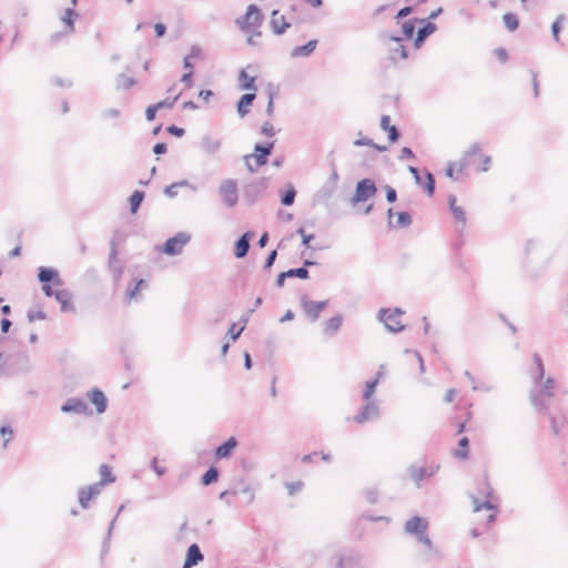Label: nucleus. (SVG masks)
Segmentation results:
<instances>
[{
	"label": "nucleus",
	"instance_id": "nucleus-18",
	"mask_svg": "<svg viewBox=\"0 0 568 568\" xmlns=\"http://www.w3.org/2000/svg\"><path fill=\"white\" fill-rule=\"evenodd\" d=\"M89 398L91 403L95 406L97 412L99 414L103 413L106 409V398L101 390H92L89 395Z\"/></svg>",
	"mask_w": 568,
	"mask_h": 568
},
{
	"label": "nucleus",
	"instance_id": "nucleus-35",
	"mask_svg": "<svg viewBox=\"0 0 568 568\" xmlns=\"http://www.w3.org/2000/svg\"><path fill=\"white\" fill-rule=\"evenodd\" d=\"M241 88L244 90H255L254 81L255 78L248 75L244 70L240 73Z\"/></svg>",
	"mask_w": 568,
	"mask_h": 568
},
{
	"label": "nucleus",
	"instance_id": "nucleus-52",
	"mask_svg": "<svg viewBox=\"0 0 568 568\" xmlns=\"http://www.w3.org/2000/svg\"><path fill=\"white\" fill-rule=\"evenodd\" d=\"M0 433L4 437L3 447H6L8 442H9V439L11 438L13 432H12V429L10 427L2 426L1 429H0Z\"/></svg>",
	"mask_w": 568,
	"mask_h": 568
},
{
	"label": "nucleus",
	"instance_id": "nucleus-19",
	"mask_svg": "<svg viewBox=\"0 0 568 568\" xmlns=\"http://www.w3.org/2000/svg\"><path fill=\"white\" fill-rule=\"evenodd\" d=\"M449 206L453 212L455 221L464 226L466 224L465 211L463 210L462 206L457 205L456 196L453 195L449 197Z\"/></svg>",
	"mask_w": 568,
	"mask_h": 568
},
{
	"label": "nucleus",
	"instance_id": "nucleus-59",
	"mask_svg": "<svg viewBox=\"0 0 568 568\" xmlns=\"http://www.w3.org/2000/svg\"><path fill=\"white\" fill-rule=\"evenodd\" d=\"M168 131L175 136H182L184 134V130L175 125L169 126Z\"/></svg>",
	"mask_w": 568,
	"mask_h": 568
},
{
	"label": "nucleus",
	"instance_id": "nucleus-14",
	"mask_svg": "<svg viewBox=\"0 0 568 568\" xmlns=\"http://www.w3.org/2000/svg\"><path fill=\"white\" fill-rule=\"evenodd\" d=\"M484 510L487 513V515L485 517V525H484L486 527V526L490 525L495 520V518H496V509L491 505H489V504H485L483 506L476 507L475 508L476 515H475V518H474V523H480L481 521V514L480 513L484 511Z\"/></svg>",
	"mask_w": 568,
	"mask_h": 568
},
{
	"label": "nucleus",
	"instance_id": "nucleus-22",
	"mask_svg": "<svg viewBox=\"0 0 568 568\" xmlns=\"http://www.w3.org/2000/svg\"><path fill=\"white\" fill-rule=\"evenodd\" d=\"M235 438H229L223 445L219 446L215 455L217 458H226L231 455L232 450L236 447Z\"/></svg>",
	"mask_w": 568,
	"mask_h": 568
},
{
	"label": "nucleus",
	"instance_id": "nucleus-26",
	"mask_svg": "<svg viewBox=\"0 0 568 568\" xmlns=\"http://www.w3.org/2000/svg\"><path fill=\"white\" fill-rule=\"evenodd\" d=\"M426 529V523L418 517H414L406 523V530L412 534L424 532Z\"/></svg>",
	"mask_w": 568,
	"mask_h": 568
},
{
	"label": "nucleus",
	"instance_id": "nucleus-9",
	"mask_svg": "<svg viewBox=\"0 0 568 568\" xmlns=\"http://www.w3.org/2000/svg\"><path fill=\"white\" fill-rule=\"evenodd\" d=\"M326 302H315L311 300H303L302 302L304 313L312 321H316L318 318L322 311L326 307Z\"/></svg>",
	"mask_w": 568,
	"mask_h": 568
},
{
	"label": "nucleus",
	"instance_id": "nucleus-27",
	"mask_svg": "<svg viewBox=\"0 0 568 568\" xmlns=\"http://www.w3.org/2000/svg\"><path fill=\"white\" fill-rule=\"evenodd\" d=\"M255 99V93L252 92V93H246L244 94L239 103H237V112L244 116L245 114H247L248 112V108L250 105L252 104L253 100Z\"/></svg>",
	"mask_w": 568,
	"mask_h": 568
},
{
	"label": "nucleus",
	"instance_id": "nucleus-37",
	"mask_svg": "<svg viewBox=\"0 0 568 568\" xmlns=\"http://www.w3.org/2000/svg\"><path fill=\"white\" fill-rule=\"evenodd\" d=\"M144 194L141 191H135L130 196L131 212L136 213L141 202L143 201Z\"/></svg>",
	"mask_w": 568,
	"mask_h": 568
},
{
	"label": "nucleus",
	"instance_id": "nucleus-61",
	"mask_svg": "<svg viewBox=\"0 0 568 568\" xmlns=\"http://www.w3.org/2000/svg\"><path fill=\"white\" fill-rule=\"evenodd\" d=\"M386 199L388 202H395L396 201V191L393 187H387L386 190Z\"/></svg>",
	"mask_w": 568,
	"mask_h": 568
},
{
	"label": "nucleus",
	"instance_id": "nucleus-17",
	"mask_svg": "<svg viewBox=\"0 0 568 568\" xmlns=\"http://www.w3.org/2000/svg\"><path fill=\"white\" fill-rule=\"evenodd\" d=\"M61 410L64 413L73 412L78 414H85L88 407L82 399L71 398L61 407Z\"/></svg>",
	"mask_w": 568,
	"mask_h": 568
},
{
	"label": "nucleus",
	"instance_id": "nucleus-51",
	"mask_svg": "<svg viewBox=\"0 0 568 568\" xmlns=\"http://www.w3.org/2000/svg\"><path fill=\"white\" fill-rule=\"evenodd\" d=\"M355 144L356 145H367V146H374L376 150L378 151H385L386 148L385 146H378V145H375L371 140L368 139H361V140H357L355 141Z\"/></svg>",
	"mask_w": 568,
	"mask_h": 568
},
{
	"label": "nucleus",
	"instance_id": "nucleus-15",
	"mask_svg": "<svg viewBox=\"0 0 568 568\" xmlns=\"http://www.w3.org/2000/svg\"><path fill=\"white\" fill-rule=\"evenodd\" d=\"M101 491V487L97 485L89 486L80 491L79 501L82 507H88L90 501Z\"/></svg>",
	"mask_w": 568,
	"mask_h": 568
},
{
	"label": "nucleus",
	"instance_id": "nucleus-47",
	"mask_svg": "<svg viewBox=\"0 0 568 568\" xmlns=\"http://www.w3.org/2000/svg\"><path fill=\"white\" fill-rule=\"evenodd\" d=\"M244 326H239L237 324H232L229 328L227 334L232 337L233 341L237 339L242 334Z\"/></svg>",
	"mask_w": 568,
	"mask_h": 568
},
{
	"label": "nucleus",
	"instance_id": "nucleus-40",
	"mask_svg": "<svg viewBox=\"0 0 568 568\" xmlns=\"http://www.w3.org/2000/svg\"><path fill=\"white\" fill-rule=\"evenodd\" d=\"M296 192L293 186H290L282 195V204L285 206L292 205L295 200Z\"/></svg>",
	"mask_w": 568,
	"mask_h": 568
},
{
	"label": "nucleus",
	"instance_id": "nucleus-53",
	"mask_svg": "<svg viewBox=\"0 0 568 568\" xmlns=\"http://www.w3.org/2000/svg\"><path fill=\"white\" fill-rule=\"evenodd\" d=\"M178 100V95L172 99V100H163V101H160L158 102L156 104H154L158 109H163V108H166V109H170L174 105L175 101Z\"/></svg>",
	"mask_w": 568,
	"mask_h": 568
},
{
	"label": "nucleus",
	"instance_id": "nucleus-21",
	"mask_svg": "<svg viewBox=\"0 0 568 568\" xmlns=\"http://www.w3.org/2000/svg\"><path fill=\"white\" fill-rule=\"evenodd\" d=\"M317 45V40H311L305 45L296 47L292 50V55L295 58L310 55Z\"/></svg>",
	"mask_w": 568,
	"mask_h": 568
},
{
	"label": "nucleus",
	"instance_id": "nucleus-10",
	"mask_svg": "<svg viewBox=\"0 0 568 568\" xmlns=\"http://www.w3.org/2000/svg\"><path fill=\"white\" fill-rule=\"evenodd\" d=\"M469 149H476L478 154L475 155L474 158V163L471 165H475L476 169L480 172H486L489 170L490 168V164H491V158L487 154H485L480 146L477 145V144H474L473 146H470Z\"/></svg>",
	"mask_w": 568,
	"mask_h": 568
},
{
	"label": "nucleus",
	"instance_id": "nucleus-1",
	"mask_svg": "<svg viewBox=\"0 0 568 568\" xmlns=\"http://www.w3.org/2000/svg\"><path fill=\"white\" fill-rule=\"evenodd\" d=\"M443 402L453 405L448 412L450 424L456 427L458 434L465 432L467 423L473 417L471 403L466 400L456 388H448L443 396Z\"/></svg>",
	"mask_w": 568,
	"mask_h": 568
},
{
	"label": "nucleus",
	"instance_id": "nucleus-42",
	"mask_svg": "<svg viewBox=\"0 0 568 568\" xmlns=\"http://www.w3.org/2000/svg\"><path fill=\"white\" fill-rule=\"evenodd\" d=\"M412 223V217L406 212H399L396 214V224L398 226H408Z\"/></svg>",
	"mask_w": 568,
	"mask_h": 568
},
{
	"label": "nucleus",
	"instance_id": "nucleus-46",
	"mask_svg": "<svg viewBox=\"0 0 568 568\" xmlns=\"http://www.w3.org/2000/svg\"><path fill=\"white\" fill-rule=\"evenodd\" d=\"M286 274L288 275V277L297 276L300 278H307L308 271L304 267H300V268L290 270L286 272Z\"/></svg>",
	"mask_w": 568,
	"mask_h": 568
},
{
	"label": "nucleus",
	"instance_id": "nucleus-43",
	"mask_svg": "<svg viewBox=\"0 0 568 568\" xmlns=\"http://www.w3.org/2000/svg\"><path fill=\"white\" fill-rule=\"evenodd\" d=\"M219 473L214 467H211L203 476L202 483L209 485L217 479Z\"/></svg>",
	"mask_w": 568,
	"mask_h": 568
},
{
	"label": "nucleus",
	"instance_id": "nucleus-5",
	"mask_svg": "<svg viewBox=\"0 0 568 568\" xmlns=\"http://www.w3.org/2000/svg\"><path fill=\"white\" fill-rule=\"evenodd\" d=\"M190 235L181 232L169 239L161 248V252L168 255L181 254L184 246L189 243Z\"/></svg>",
	"mask_w": 568,
	"mask_h": 568
},
{
	"label": "nucleus",
	"instance_id": "nucleus-11",
	"mask_svg": "<svg viewBox=\"0 0 568 568\" xmlns=\"http://www.w3.org/2000/svg\"><path fill=\"white\" fill-rule=\"evenodd\" d=\"M271 27L274 33L282 34L290 28V23L284 14L280 13L278 10H274L271 17Z\"/></svg>",
	"mask_w": 568,
	"mask_h": 568
},
{
	"label": "nucleus",
	"instance_id": "nucleus-60",
	"mask_svg": "<svg viewBox=\"0 0 568 568\" xmlns=\"http://www.w3.org/2000/svg\"><path fill=\"white\" fill-rule=\"evenodd\" d=\"M412 11H413V10H412V8H410V7H405V8L400 9V10L397 12V14H396V19L398 20V19L405 18V17H407L408 14H410V13H412Z\"/></svg>",
	"mask_w": 568,
	"mask_h": 568
},
{
	"label": "nucleus",
	"instance_id": "nucleus-49",
	"mask_svg": "<svg viewBox=\"0 0 568 568\" xmlns=\"http://www.w3.org/2000/svg\"><path fill=\"white\" fill-rule=\"evenodd\" d=\"M262 133L268 138L273 136L275 134L274 125L270 122H265L262 126Z\"/></svg>",
	"mask_w": 568,
	"mask_h": 568
},
{
	"label": "nucleus",
	"instance_id": "nucleus-45",
	"mask_svg": "<svg viewBox=\"0 0 568 568\" xmlns=\"http://www.w3.org/2000/svg\"><path fill=\"white\" fill-rule=\"evenodd\" d=\"M403 34L406 39H410L415 32V24L413 21H406L402 27Z\"/></svg>",
	"mask_w": 568,
	"mask_h": 568
},
{
	"label": "nucleus",
	"instance_id": "nucleus-4",
	"mask_svg": "<svg viewBox=\"0 0 568 568\" xmlns=\"http://www.w3.org/2000/svg\"><path fill=\"white\" fill-rule=\"evenodd\" d=\"M273 149V143H270L266 146L255 145L254 153L245 155L244 161L247 169L251 172L256 171L258 168L263 166L267 162V158L271 154Z\"/></svg>",
	"mask_w": 568,
	"mask_h": 568
},
{
	"label": "nucleus",
	"instance_id": "nucleus-56",
	"mask_svg": "<svg viewBox=\"0 0 568 568\" xmlns=\"http://www.w3.org/2000/svg\"><path fill=\"white\" fill-rule=\"evenodd\" d=\"M495 55L498 58L500 62H506L508 59L507 51L503 48L495 50Z\"/></svg>",
	"mask_w": 568,
	"mask_h": 568
},
{
	"label": "nucleus",
	"instance_id": "nucleus-25",
	"mask_svg": "<svg viewBox=\"0 0 568 568\" xmlns=\"http://www.w3.org/2000/svg\"><path fill=\"white\" fill-rule=\"evenodd\" d=\"M436 30V26L432 22H427L423 28H420L417 32V37L415 39V47L419 48L424 40L434 33Z\"/></svg>",
	"mask_w": 568,
	"mask_h": 568
},
{
	"label": "nucleus",
	"instance_id": "nucleus-6",
	"mask_svg": "<svg viewBox=\"0 0 568 568\" xmlns=\"http://www.w3.org/2000/svg\"><path fill=\"white\" fill-rule=\"evenodd\" d=\"M381 320L387 329L392 332H399L405 327L403 323V313L397 310L382 311Z\"/></svg>",
	"mask_w": 568,
	"mask_h": 568
},
{
	"label": "nucleus",
	"instance_id": "nucleus-28",
	"mask_svg": "<svg viewBox=\"0 0 568 568\" xmlns=\"http://www.w3.org/2000/svg\"><path fill=\"white\" fill-rule=\"evenodd\" d=\"M469 453V440L467 437H462L458 440L457 447L454 452L455 457L460 459H466Z\"/></svg>",
	"mask_w": 568,
	"mask_h": 568
},
{
	"label": "nucleus",
	"instance_id": "nucleus-32",
	"mask_svg": "<svg viewBox=\"0 0 568 568\" xmlns=\"http://www.w3.org/2000/svg\"><path fill=\"white\" fill-rule=\"evenodd\" d=\"M408 476L414 483L419 484L427 476V473L424 467L413 466L408 470Z\"/></svg>",
	"mask_w": 568,
	"mask_h": 568
},
{
	"label": "nucleus",
	"instance_id": "nucleus-39",
	"mask_svg": "<svg viewBox=\"0 0 568 568\" xmlns=\"http://www.w3.org/2000/svg\"><path fill=\"white\" fill-rule=\"evenodd\" d=\"M565 21H566V17L564 14H560L557 17V19L555 20V22L551 26L552 37L556 41H559V32H560Z\"/></svg>",
	"mask_w": 568,
	"mask_h": 568
},
{
	"label": "nucleus",
	"instance_id": "nucleus-20",
	"mask_svg": "<svg viewBox=\"0 0 568 568\" xmlns=\"http://www.w3.org/2000/svg\"><path fill=\"white\" fill-rule=\"evenodd\" d=\"M342 323L341 315L333 316L324 323L323 331L326 335H333L341 328Z\"/></svg>",
	"mask_w": 568,
	"mask_h": 568
},
{
	"label": "nucleus",
	"instance_id": "nucleus-36",
	"mask_svg": "<svg viewBox=\"0 0 568 568\" xmlns=\"http://www.w3.org/2000/svg\"><path fill=\"white\" fill-rule=\"evenodd\" d=\"M407 50L404 45L398 44L395 49L392 50L389 59L393 62H396L398 60H405L407 58Z\"/></svg>",
	"mask_w": 568,
	"mask_h": 568
},
{
	"label": "nucleus",
	"instance_id": "nucleus-57",
	"mask_svg": "<svg viewBox=\"0 0 568 568\" xmlns=\"http://www.w3.org/2000/svg\"><path fill=\"white\" fill-rule=\"evenodd\" d=\"M42 290L47 296H54V291L57 290V287L53 286V283H49V284H43Z\"/></svg>",
	"mask_w": 568,
	"mask_h": 568
},
{
	"label": "nucleus",
	"instance_id": "nucleus-12",
	"mask_svg": "<svg viewBox=\"0 0 568 568\" xmlns=\"http://www.w3.org/2000/svg\"><path fill=\"white\" fill-rule=\"evenodd\" d=\"M54 297L61 304L62 311H74L72 296L68 290L62 287V285L60 287H57V290L54 291Z\"/></svg>",
	"mask_w": 568,
	"mask_h": 568
},
{
	"label": "nucleus",
	"instance_id": "nucleus-41",
	"mask_svg": "<svg viewBox=\"0 0 568 568\" xmlns=\"http://www.w3.org/2000/svg\"><path fill=\"white\" fill-rule=\"evenodd\" d=\"M75 17H77V13L72 9H67L62 17V21L67 24V27L70 30H73V23H74Z\"/></svg>",
	"mask_w": 568,
	"mask_h": 568
},
{
	"label": "nucleus",
	"instance_id": "nucleus-2",
	"mask_svg": "<svg viewBox=\"0 0 568 568\" xmlns=\"http://www.w3.org/2000/svg\"><path fill=\"white\" fill-rule=\"evenodd\" d=\"M264 16L256 4H250L246 12L235 21L239 29L247 36V42L252 45L257 43L256 39L262 36L261 27Z\"/></svg>",
	"mask_w": 568,
	"mask_h": 568
},
{
	"label": "nucleus",
	"instance_id": "nucleus-64",
	"mask_svg": "<svg viewBox=\"0 0 568 568\" xmlns=\"http://www.w3.org/2000/svg\"><path fill=\"white\" fill-rule=\"evenodd\" d=\"M400 158H414V153L409 148L405 146L400 151Z\"/></svg>",
	"mask_w": 568,
	"mask_h": 568
},
{
	"label": "nucleus",
	"instance_id": "nucleus-8",
	"mask_svg": "<svg viewBox=\"0 0 568 568\" xmlns=\"http://www.w3.org/2000/svg\"><path fill=\"white\" fill-rule=\"evenodd\" d=\"M219 192L221 197L229 206H234L237 203V184L233 180H225L221 183Z\"/></svg>",
	"mask_w": 568,
	"mask_h": 568
},
{
	"label": "nucleus",
	"instance_id": "nucleus-62",
	"mask_svg": "<svg viewBox=\"0 0 568 568\" xmlns=\"http://www.w3.org/2000/svg\"><path fill=\"white\" fill-rule=\"evenodd\" d=\"M199 97L205 102H209V100L213 97V92L211 90H202L200 91Z\"/></svg>",
	"mask_w": 568,
	"mask_h": 568
},
{
	"label": "nucleus",
	"instance_id": "nucleus-13",
	"mask_svg": "<svg viewBox=\"0 0 568 568\" xmlns=\"http://www.w3.org/2000/svg\"><path fill=\"white\" fill-rule=\"evenodd\" d=\"M203 560V555L196 544L189 547L183 568H192Z\"/></svg>",
	"mask_w": 568,
	"mask_h": 568
},
{
	"label": "nucleus",
	"instance_id": "nucleus-58",
	"mask_svg": "<svg viewBox=\"0 0 568 568\" xmlns=\"http://www.w3.org/2000/svg\"><path fill=\"white\" fill-rule=\"evenodd\" d=\"M154 31H155V34L158 38H161L164 36L165 31H166V28L163 23H156L154 26Z\"/></svg>",
	"mask_w": 568,
	"mask_h": 568
},
{
	"label": "nucleus",
	"instance_id": "nucleus-34",
	"mask_svg": "<svg viewBox=\"0 0 568 568\" xmlns=\"http://www.w3.org/2000/svg\"><path fill=\"white\" fill-rule=\"evenodd\" d=\"M503 22L509 31H515L519 26L518 16L511 12L503 16Z\"/></svg>",
	"mask_w": 568,
	"mask_h": 568
},
{
	"label": "nucleus",
	"instance_id": "nucleus-63",
	"mask_svg": "<svg viewBox=\"0 0 568 568\" xmlns=\"http://www.w3.org/2000/svg\"><path fill=\"white\" fill-rule=\"evenodd\" d=\"M166 151V145L164 143H158L153 148V152L155 154H162Z\"/></svg>",
	"mask_w": 568,
	"mask_h": 568
},
{
	"label": "nucleus",
	"instance_id": "nucleus-38",
	"mask_svg": "<svg viewBox=\"0 0 568 568\" xmlns=\"http://www.w3.org/2000/svg\"><path fill=\"white\" fill-rule=\"evenodd\" d=\"M554 389H555V382H554V379L548 378L545 381V383L541 386L540 396L549 398L554 395Z\"/></svg>",
	"mask_w": 568,
	"mask_h": 568
},
{
	"label": "nucleus",
	"instance_id": "nucleus-3",
	"mask_svg": "<svg viewBox=\"0 0 568 568\" xmlns=\"http://www.w3.org/2000/svg\"><path fill=\"white\" fill-rule=\"evenodd\" d=\"M476 154H478L476 149L465 151L462 159L448 163L446 175L452 180H459L466 173L467 168L474 163Z\"/></svg>",
	"mask_w": 568,
	"mask_h": 568
},
{
	"label": "nucleus",
	"instance_id": "nucleus-54",
	"mask_svg": "<svg viewBox=\"0 0 568 568\" xmlns=\"http://www.w3.org/2000/svg\"><path fill=\"white\" fill-rule=\"evenodd\" d=\"M158 110L159 109L154 104L146 109L145 116H146L148 121H153L155 119Z\"/></svg>",
	"mask_w": 568,
	"mask_h": 568
},
{
	"label": "nucleus",
	"instance_id": "nucleus-50",
	"mask_svg": "<svg viewBox=\"0 0 568 568\" xmlns=\"http://www.w3.org/2000/svg\"><path fill=\"white\" fill-rule=\"evenodd\" d=\"M303 487L302 481H294L286 485V488L288 490L290 495H294L295 493L300 491Z\"/></svg>",
	"mask_w": 568,
	"mask_h": 568
},
{
	"label": "nucleus",
	"instance_id": "nucleus-7",
	"mask_svg": "<svg viewBox=\"0 0 568 568\" xmlns=\"http://www.w3.org/2000/svg\"><path fill=\"white\" fill-rule=\"evenodd\" d=\"M376 193V186L373 181L365 179L357 183L356 191L353 196V203L365 202Z\"/></svg>",
	"mask_w": 568,
	"mask_h": 568
},
{
	"label": "nucleus",
	"instance_id": "nucleus-48",
	"mask_svg": "<svg viewBox=\"0 0 568 568\" xmlns=\"http://www.w3.org/2000/svg\"><path fill=\"white\" fill-rule=\"evenodd\" d=\"M45 313L40 310L31 311L28 313V318L30 322L42 321L45 320Z\"/></svg>",
	"mask_w": 568,
	"mask_h": 568
},
{
	"label": "nucleus",
	"instance_id": "nucleus-16",
	"mask_svg": "<svg viewBox=\"0 0 568 568\" xmlns=\"http://www.w3.org/2000/svg\"><path fill=\"white\" fill-rule=\"evenodd\" d=\"M38 277L43 284L53 283V286L55 287H60L62 285L58 272L51 268H40Z\"/></svg>",
	"mask_w": 568,
	"mask_h": 568
},
{
	"label": "nucleus",
	"instance_id": "nucleus-23",
	"mask_svg": "<svg viewBox=\"0 0 568 568\" xmlns=\"http://www.w3.org/2000/svg\"><path fill=\"white\" fill-rule=\"evenodd\" d=\"M382 129L388 133V139L393 143L398 139V132L395 125L390 124V118L388 115H384L381 119Z\"/></svg>",
	"mask_w": 568,
	"mask_h": 568
},
{
	"label": "nucleus",
	"instance_id": "nucleus-31",
	"mask_svg": "<svg viewBox=\"0 0 568 568\" xmlns=\"http://www.w3.org/2000/svg\"><path fill=\"white\" fill-rule=\"evenodd\" d=\"M100 476L101 480L98 484L100 487L106 484H111L115 480V477L112 475V469L108 465H102L100 467Z\"/></svg>",
	"mask_w": 568,
	"mask_h": 568
},
{
	"label": "nucleus",
	"instance_id": "nucleus-24",
	"mask_svg": "<svg viewBox=\"0 0 568 568\" xmlns=\"http://www.w3.org/2000/svg\"><path fill=\"white\" fill-rule=\"evenodd\" d=\"M367 402L368 403L364 407V409L355 417V420L357 423H363V422L376 416V414H377L376 405L371 400H367Z\"/></svg>",
	"mask_w": 568,
	"mask_h": 568
},
{
	"label": "nucleus",
	"instance_id": "nucleus-44",
	"mask_svg": "<svg viewBox=\"0 0 568 568\" xmlns=\"http://www.w3.org/2000/svg\"><path fill=\"white\" fill-rule=\"evenodd\" d=\"M145 287H146V283H145V281L140 280V281L135 284L134 288H133V290H131V291L128 293V298H129V301L135 300V298L138 297V295H139V292H140L141 290H144Z\"/></svg>",
	"mask_w": 568,
	"mask_h": 568
},
{
	"label": "nucleus",
	"instance_id": "nucleus-55",
	"mask_svg": "<svg viewBox=\"0 0 568 568\" xmlns=\"http://www.w3.org/2000/svg\"><path fill=\"white\" fill-rule=\"evenodd\" d=\"M192 75H193V71L192 70L185 71V73L182 75L181 81L183 83H185V85L187 88L192 87Z\"/></svg>",
	"mask_w": 568,
	"mask_h": 568
},
{
	"label": "nucleus",
	"instance_id": "nucleus-33",
	"mask_svg": "<svg viewBox=\"0 0 568 568\" xmlns=\"http://www.w3.org/2000/svg\"><path fill=\"white\" fill-rule=\"evenodd\" d=\"M426 192L429 196H432L434 194V191H435V180L433 178V175L430 173H427L424 178V180H422L419 178V182H417Z\"/></svg>",
	"mask_w": 568,
	"mask_h": 568
},
{
	"label": "nucleus",
	"instance_id": "nucleus-29",
	"mask_svg": "<svg viewBox=\"0 0 568 568\" xmlns=\"http://www.w3.org/2000/svg\"><path fill=\"white\" fill-rule=\"evenodd\" d=\"M250 243L247 234H244L235 244L234 254L237 258L244 257L248 251Z\"/></svg>",
	"mask_w": 568,
	"mask_h": 568
},
{
	"label": "nucleus",
	"instance_id": "nucleus-30",
	"mask_svg": "<svg viewBox=\"0 0 568 568\" xmlns=\"http://www.w3.org/2000/svg\"><path fill=\"white\" fill-rule=\"evenodd\" d=\"M384 378V372H378L376 377L366 384V389L364 392V399L365 400H371L372 396L374 395L375 393V388L376 386L379 384V382Z\"/></svg>",
	"mask_w": 568,
	"mask_h": 568
}]
</instances>
